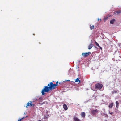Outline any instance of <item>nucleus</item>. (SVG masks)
<instances>
[{"label":"nucleus","mask_w":121,"mask_h":121,"mask_svg":"<svg viewBox=\"0 0 121 121\" xmlns=\"http://www.w3.org/2000/svg\"><path fill=\"white\" fill-rule=\"evenodd\" d=\"M57 84H53L52 82L49 84H48L47 86H45L41 91L42 95H43L45 94V92H48L50 90H52L55 89L56 86H57Z\"/></svg>","instance_id":"1"},{"label":"nucleus","mask_w":121,"mask_h":121,"mask_svg":"<svg viewBox=\"0 0 121 121\" xmlns=\"http://www.w3.org/2000/svg\"><path fill=\"white\" fill-rule=\"evenodd\" d=\"M103 85L101 84L98 83L96 84L95 86V88L96 89L100 90L102 87Z\"/></svg>","instance_id":"2"},{"label":"nucleus","mask_w":121,"mask_h":121,"mask_svg":"<svg viewBox=\"0 0 121 121\" xmlns=\"http://www.w3.org/2000/svg\"><path fill=\"white\" fill-rule=\"evenodd\" d=\"M98 110L97 109L92 110H91V112L93 115H95L98 113Z\"/></svg>","instance_id":"3"},{"label":"nucleus","mask_w":121,"mask_h":121,"mask_svg":"<svg viewBox=\"0 0 121 121\" xmlns=\"http://www.w3.org/2000/svg\"><path fill=\"white\" fill-rule=\"evenodd\" d=\"M47 116H44L42 118V119L43 121H47L48 119V115H47Z\"/></svg>","instance_id":"4"},{"label":"nucleus","mask_w":121,"mask_h":121,"mask_svg":"<svg viewBox=\"0 0 121 121\" xmlns=\"http://www.w3.org/2000/svg\"><path fill=\"white\" fill-rule=\"evenodd\" d=\"M73 119L74 121H81L80 120L75 116L73 117Z\"/></svg>","instance_id":"5"},{"label":"nucleus","mask_w":121,"mask_h":121,"mask_svg":"<svg viewBox=\"0 0 121 121\" xmlns=\"http://www.w3.org/2000/svg\"><path fill=\"white\" fill-rule=\"evenodd\" d=\"M92 40H91V43L88 46V48L89 49H90L93 47V45L92 44Z\"/></svg>","instance_id":"6"},{"label":"nucleus","mask_w":121,"mask_h":121,"mask_svg":"<svg viewBox=\"0 0 121 121\" xmlns=\"http://www.w3.org/2000/svg\"><path fill=\"white\" fill-rule=\"evenodd\" d=\"M81 116L83 117H85V112H82L81 114Z\"/></svg>","instance_id":"7"},{"label":"nucleus","mask_w":121,"mask_h":121,"mask_svg":"<svg viewBox=\"0 0 121 121\" xmlns=\"http://www.w3.org/2000/svg\"><path fill=\"white\" fill-rule=\"evenodd\" d=\"M82 55L84 57H86L88 56V53H82Z\"/></svg>","instance_id":"8"},{"label":"nucleus","mask_w":121,"mask_h":121,"mask_svg":"<svg viewBox=\"0 0 121 121\" xmlns=\"http://www.w3.org/2000/svg\"><path fill=\"white\" fill-rule=\"evenodd\" d=\"M63 107L64 109L65 110H67L68 109V107L67 105L65 104H64L63 105Z\"/></svg>","instance_id":"9"},{"label":"nucleus","mask_w":121,"mask_h":121,"mask_svg":"<svg viewBox=\"0 0 121 121\" xmlns=\"http://www.w3.org/2000/svg\"><path fill=\"white\" fill-rule=\"evenodd\" d=\"M121 13V11L119 10L116 12H115V14H119Z\"/></svg>","instance_id":"10"},{"label":"nucleus","mask_w":121,"mask_h":121,"mask_svg":"<svg viewBox=\"0 0 121 121\" xmlns=\"http://www.w3.org/2000/svg\"><path fill=\"white\" fill-rule=\"evenodd\" d=\"M116 107L117 108H118L119 107V103L118 101H116Z\"/></svg>","instance_id":"11"},{"label":"nucleus","mask_w":121,"mask_h":121,"mask_svg":"<svg viewBox=\"0 0 121 121\" xmlns=\"http://www.w3.org/2000/svg\"><path fill=\"white\" fill-rule=\"evenodd\" d=\"M115 21V20L114 19H113L110 21V23L111 24H113L114 22Z\"/></svg>","instance_id":"12"},{"label":"nucleus","mask_w":121,"mask_h":121,"mask_svg":"<svg viewBox=\"0 0 121 121\" xmlns=\"http://www.w3.org/2000/svg\"><path fill=\"white\" fill-rule=\"evenodd\" d=\"M113 106V103L112 102L108 106L109 107V108H111Z\"/></svg>","instance_id":"13"},{"label":"nucleus","mask_w":121,"mask_h":121,"mask_svg":"<svg viewBox=\"0 0 121 121\" xmlns=\"http://www.w3.org/2000/svg\"><path fill=\"white\" fill-rule=\"evenodd\" d=\"M78 81L79 83H80V80H79L78 79V78H77L75 80V82H77Z\"/></svg>","instance_id":"14"},{"label":"nucleus","mask_w":121,"mask_h":121,"mask_svg":"<svg viewBox=\"0 0 121 121\" xmlns=\"http://www.w3.org/2000/svg\"><path fill=\"white\" fill-rule=\"evenodd\" d=\"M117 92V91L116 90H114L112 92V94H114V93H116Z\"/></svg>","instance_id":"15"},{"label":"nucleus","mask_w":121,"mask_h":121,"mask_svg":"<svg viewBox=\"0 0 121 121\" xmlns=\"http://www.w3.org/2000/svg\"><path fill=\"white\" fill-rule=\"evenodd\" d=\"M30 105V103L29 102L27 103V105L26 106V108L28 107V106H29Z\"/></svg>","instance_id":"16"},{"label":"nucleus","mask_w":121,"mask_h":121,"mask_svg":"<svg viewBox=\"0 0 121 121\" xmlns=\"http://www.w3.org/2000/svg\"><path fill=\"white\" fill-rule=\"evenodd\" d=\"M109 113L111 115L113 114L114 113L113 112H110L109 111Z\"/></svg>","instance_id":"17"},{"label":"nucleus","mask_w":121,"mask_h":121,"mask_svg":"<svg viewBox=\"0 0 121 121\" xmlns=\"http://www.w3.org/2000/svg\"><path fill=\"white\" fill-rule=\"evenodd\" d=\"M94 25H93L92 26V27L91 26V27H90L91 29L92 30V29H93L94 28Z\"/></svg>","instance_id":"18"},{"label":"nucleus","mask_w":121,"mask_h":121,"mask_svg":"<svg viewBox=\"0 0 121 121\" xmlns=\"http://www.w3.org/2000/svg\"><path fill=\"white\" fill-rule=\"evenodd\" d=\"M96 44L97 46H98L99 47H100V46L99 44L98 43H96V44Z\"/></svg>","instance_id":"19"},{"label":"nucleus","mask_w":121,"mask_h":121,"mask_svg":"<svg viewBox=\"0 0 121 121\" xmlns=\"http://www.w3.org/2000/svg\"><path fill=\"white\" fill-rule=\"evenodd\" d=\"M32 105V103H30V105L29 106H31Z\"/></svg>","instance_id":"20"},{"label":"nucleus","mask_w":121,"mask_h":121,"mask_svg":"<svg viewBox=\"0 0 121 121\" xmlns=\"http://www.w3.org/2000/svg\"><path fill=\"white\" fill-rule=\"evenodd\" d=\"M104 114V115H105V117H108V116L107 114Z\"/></svg>","instance_id":"21"},{"label":"nucleus","mask_w":121,"mask_h":121,"mask_svg":"<svg viewBox=\"0 0 121 121\" xmlns=\"http://www.w3.org/2000/svg\"><path fill=\"white\" fill-rule=\"evenodd\" d=\"M56 84H57V85H58V81H57V82H56Z\"/></svg>","instance_id":"22"},{"label":"nucleus","mask_w":121,"mask_h":121,"mask_svg":"<svg viewBox=\"0 0 121 121\" xmlns=\"http://www.w3.org/2000/svg\"><path fill=\"white\" fill-rule=\"evenodd\" d=\"M27 117V116H26V117H23L22 118V119H23L25 118H26V117Z\"/></svg>","instance_id":"23"},{"label":"nucleus","mask_w":121,"mask_h":121,"mask_svg":"<svg viewBox=\"0 0 121 121\" xmlns=\"http://www.w3.org/2000/svg\"><path fill=\"white\" fill-rule=\"evenodd\" d=\"M42 99V97H40L39 98V100H41Z\"/></svg>","instance_id":"24"},{"label":"nucleus","mask_w":121,"mask_h":121,"mask_svg":"<svg viewBox=\"0 0 121 121\" xmlns=\"http://www.w3.org/2000/svg\"><path fill=\"white\" fill-rule=\"evenodd\" d=\"M87 53L88 54V55H89V54H91V52H87Z\"/></svg>","instance_id":"25"},{"label":"nucleus","mask_w":121,"mask_h":121,"mask_svg":"<svg viewBox=\"0 0 121 121\" xmlns=\"http://www.w3.org/2000/svg\"><path fill=\"white\" fill-rule=\"evenodd\" d=\"M22 119H21L18 120V121H21V120Z\"/></svg>","instance_id":"26"},{"label":"nucleus","mask_w":121,"mask_h":121,"mask_svg":"<svg viewBox=\"0 0 121 121\" xmlns=\"http://www.w3.org/2000/svg\"><path fill=\"white\" fill-rule=\"evenodd\" d=\"M95 44H96V43H97V42H96V41H95Z\"/></svg>","instance_id":"27"},{"label":"nucleus","mask_w":121,"mask_h":121,"mask_svg":"<svg viewBox=\"0 0 121 121\" xmlns=\"http://www.w3.org/2000/svg\"><path fill=\"white\" fill-rule=\"evenodd\" d=\"M100 47V48L101 49H102V48H101V47H100H100Z\"/></svg>","instance_id":"28"},{"label":"nucleus","mask_w":121,"mask_h":121,"mask_svg":"<svg viewBox=\"0 0 121 121\" xmlns=\"http://www.w3.org/2000/svg\"><path fill=\"white\" fill-rule=\"evenodd\" d=\"M38 121H42L41 120H38Z\"/></svg>","instance_id":"29"},{"label":"nucleus","mask_w":121,"mask_h":121,"mask_svg":"<svg viewBox=\"0 0 121 121\" xmlns=\"http://www.w3.org/2000/svg\"><path fill=\"white\" fill-rule=\"evenodd\" d=\"M98 21H99V18H98Z\"/></svg>","instance_id":"30"},{"label":"nucleus","mask_w":121,"mask_h":121,"mask_svg":"<svg viewBox=\"0 0 121 121\" xmlns=\"http://www.w3.org/2000/svg\"><path fill=\"white\" fill-rule=\"evenodd\" d=\"M70 81V80H67V81Z\"/></svg>","instance_id":"31"},{"label":"nucleus","mask_w":121,"mask_h":121,"mask_svg":"<svg viewBox=\"0 0 121 121\" xmlns=\"http://www.w3.org/2000/svg\"><path fill=\"white\" fill-rule=\"evenodd\" d=\"M60 83H61L60 82H59V84H60Z\"/></svg>","instance_id":"32"},{"label":"nucleus","mask_w":121,"mask_h":121,"mask_svg":"<svg viewBox=\"0 0 121 121\" xmlns=\"http://www.w3.org/2000/svg\"><path fill=\"white\" fill-rule=\"evenodd\" d=\"M35 99V100H37V99Z\"/></svg>","instance_id":"33"},{"label":"nucleus","mask_w":121,"mask_h":121,"mask_svg":"<svg viewBox=\"0 0 121 121\" xmlns=\"http://www.w3.org/2000/svg\"><path fill=\"white\" fill-rule=\"evenodd\" d=\"M100 21H101V19H100Z\"/></svg>","instance_id":"34"},{"label":"nucleus","mask_w":121,"mask_h":121,"mask_svg":"<svg viewBox=\"0 0 121 121\" xmlns=\"http://www.w3.org/2000/svg\"><path fill=\"white\" fill-rule=\"evenodd\" d=\"M33 35H35V34H33Z\"/></svg>","instance_id":"35"},{"label":"nucleus","mask_w":121,"mask_h":121,"mask_svg":"<svg viewBox=\"0 0 121 121\" xmlns=\"http://www.w3.org/2000/svg\"><path fill=\"white\" fill-rule=\"evenodd\" d=\"M43 104V103L42 104Z\"/></svg>","instance_id":"36"}]
</instances>
